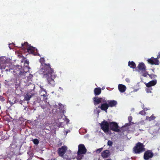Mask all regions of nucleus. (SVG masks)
I'll list each match as a JSON object with an SVG mask.
<instances>
[{"instance_id":"9d476101","label":"nucleus","mask_w":160,"mask_h":160,"mask_svg":"<svg viewBox=\"0 0 160 160\" xmlns=\"http://www.w3.org/2000/svg\"><path fill=\"white\" fill-rule=\"evenodd\" d=\"M137 68L139 71L145 72L146 70V67L142 62H140L138 64Z\"/></svg>"},{"instance_id":"79ce46f5","label":"nucleus","mask_w":160,"mask_h":160,"mask_svg":"<svg viewBox=\"0 0 160 160\" xmlns=\"http://www.w3.org/2000/svg\"><path fill=\"white\" fill-rule=\"evenodd\" d=\"M22 60H21V62H23V61Z\"/></svg>"},{"instance_id":"4c0bfd02","label":"nucleus","mask_w":160,"mask_h":160,"mask_svg":"<svg viewBox=\"0 0 160 160\" xmlns=\"http://www.w3.org/2000/svg\"><path fill=\"white\" fill-rule=\"evenodd\" d=\"M125 80L127 82H130V80L128 78H126Z\"/></svg>"},{"instance_id":"72a5a7b5","label":"nucleus","mask_w":160,"mask_h":160,"mask_svg":"<svg viewBox=\"0 0 160 160\" xmlns=\"http://www.w3.org/2000/svg\"><path fill=\"white\" fill-rule=\"evenodd\" d=\"M29 63V61H28L27 60H26L25 61V62H24V64H27L28 65Z\"/></svg>"},{"instance_id":"f704fd0d","label":"nucleus","mask_w":160,"mask_h":160,"mask_svg":"<svg viewBox=\"0 0 160 160\" xmlns=\"http://www.w3.org/2000/svg\"><path fill=\"white\" fill-rule=\"evenodd\" d=\"M40 88H41V90L42 91H45V90L43 88L42 86H40Z\"/></svg>"},{"instance_id":"0eeeda50","label":"nucleus","mask_w":160,"mask_h":160,"mask_svg":"<svg viewBox=\"0 0 160 160\" xmlns=\"http://www.w3.org/2000/svg\"><path fill=\"white\" fill-rule=\"evenodd\" d=\"M102 102L103 103L101 104L100 107H98V108H100L102 110L105 111L106 112H107V109L109 108L108 105L107 103V102L104 99Z\"/></svg>"},{"instance_id":"58836bf2","label":"nucleus","mask_w":160,"mask_h":160,"mask_svg":"<svg viewBox=\"0 0 160 160\" xmlns=\"http://www.w3.org/2000/svg\"><path fill=\"white\" fill-rule=\"evenodd\" d=\"M157 58L158 59V58H160V52L158 53V56L157 57Z\"/></svg>"},{"instance_id":"a878e982","label":"nucleus","mask_w":160,"mask_h":160,"mask_svg":"<svg viewBox=\"0 0 160 160\" xmlns=\"http://www.w3.org/2000/svg\"><path fill=\"white\" fill-rule=\"evenodd\" d=\"M26 72L20 71L19 72L18 75L19 76L21 77L22 76H23L24 75Z\"/></svg>"},{"instance_id":"ddd939ff","label":"nucleus","mask_w":160,"mask_h":160,"mask_svg":"<svg viewBox=\"0 0 160 160\" xmlns=\"http://www.w3.org/2000/svg\"><path fill=\"white\" fill-rule=\"evenodd\" d=\"M157 82L156 80H154L150 81L148 83L146 84V85L148 88H150L152 86L155 85Z\"/></svg>"},{"instance_id":"f3484780","label":"nucleus","mask_w":160,"mask_h":160,"mask_svg":"<svg viewBox=\"0 0 160 160\" xmlns=\"http://www.w3.org/2000/svg\"><path fill=\"white\" fill-rule=\"evenodd\" d=\"M101 92V89L100 88H95L94 89V93L95 96H98Z\"/></svg>"},{"instance_id":"a18cd8bd","label":"nucleus","mask_w":160,"mask_h":160,"mask_svg":"<svg viewBox=\"0 0 160 160\" xmlns=\"http://www.w3.org/2000/svg\"><path fill=\"white\" fill-rule=\"evenodd\" d=\"M54 160H55V159H54Z\"/></svg>"},{"instance_id":"dca6fc26","label":"nucleus","mask_w":160,"mask_h":160,"mask_svg":"<svg viewBox=\"0 0 160 160\" xmlns=\"http://www.w3.org/2000/svg\"><path fill=\"white\" fill-rule=\"evenodd\" d=\"M87 150L84 145L81 144V155L85 154L87 152Z\"/></svg>"},{"instance_id":"5701e85b","label":"nucleus","mask_w":160,"mask_h":160,"mask_svg":"<svg viewBox=\"0 0 160 160\" xmlns=\"http://www.w3.org/2000/svg\"><path fill=\"white\" fill-rule=\"evenodd\" d=\"M32 141L33 143L35 145L38 144L39 142L37 138L33 139Z\"/></svg>"},{"instance_id":"20e7f679","label":"nucleus","mask_w":160,"mask_h":160,"mask_svg":"<svg viewBox=\"0 0 160 160\" xmlns=\"http://www.w3.org/2000/svg\"><path fill=\"white\" fill-rule=\"evenodd\" d=\"M109 128L110 129L115 132H119L120 129L117 123L115 122H112L109 123Z\"/></svg>"},{"instance_id":"bb28decb","label":"nucleus","mask_w":160,"mask_h":160,"mask_svg":"<svg viewBox=\"0 0 160 160\" xmlns=\"http://www.w3.org/2000/svg\"><path fill=\"white\" fill-rule=\"evenodd\" d=\"M103 148H102L97 149L96 150V152L98 153H100L102 150Z\"/></svg>"},{"instance_id":"c03bdc74","label":"nucleus","mask_w":160,"mask_h":160,"mask_svg":"<svg viewBox=\"0 0 160 160\" xmlns=\"http://www.w3.org/2000/svg\"><path fill=\"white\" fill-rule=\"evenodd\" d=\"M79 132L80 133V130H79Z\"/></svg>"},{"instance_id":"f8f14e48","label":"nucleus","mask_w":160,"mask_h":160,"mask_svg":"<svg viewBox=\"0 0 160 160\" xmlns=\"http://www.w3.org/2000/svg\"><path fill=\"white\" fill-rule=\"evenodd\" d=\"M109 107H112L116 106L117 104V101L114 100H108L107 102Z\"/></svg>"},{"instance_id":"37998d69","label":"nucleus","mask_w":160,"mask_h":160,"mask_svg":"<svg viewBox=\"0 0 160 160\" xmlns=\"http://www.w3.org/2000/svg\"><path fill=\"white\" fill-rule=\"evenodd\" d=\"M111 160V159H106V160Z\"/></svg>"},{"instance_id":"2f4dec72","label":"nucleus","mask_w":160,"mask_h":160,"mask_svg":"<svg viewBox=\"0 0 160 160\" xmlns=\"http://www.w3.org/2000/svg\"><path fill=\"white\" fill-rule=\"evenodd\" d=\"M38 103H40L41 100V98L39 97H38L37 98V101Z\"/></svg>"},{"instance_id":"cd10ccee","label":"nucleus","mask_w":160,"mask_h":160,"mask_svg":"<svg viewBox=\"0 0 160 160\" xmlns=\"http://www.w3.org/2000/svg\"><path fill=\"white\" fill-rule=\"evenodd\" d=\"M112 142L110 140H109L108 142V145L109 146H112Z\"/></svg>"},{"instance_id":"e433bc0d","label":"nucleus","mask_w":160,"mask_h":160,"mask_svg":"<svg viewBox=\"0 0 160 160\" xmlns=\"http://www.w3.org/2000/svg\"><path fill=\"white\" fill-rule=\"evenodd\" d=\"M147 92H151V90L149 89L148 88L146 89Z\"/></svg>"},{"instance_id":"a211bd4d","label":"nucleus","mask_w":160,"mask_h":160,"mask_svg":"<svg viewBox=\"0 0 160 160\" xmlns=\"http://www.w3.org/2000/svg\"><path fill=\"white\" fill-rule=\"evenodd\" d=\"M33 94H32L31 93L29 94L28 93H27L24 96V99L26 101H28L30 100Z\"/></svg>"},{"instance_id":"473e14b6","label":"nucleus","mask_w":160,"mask_h":160,"mask_svg":"<svg viewBox=\"0 0 160 160\" xmlns=\"http://www.w3.org/2000/svg\"><path fill=\"white\" fill-rule=\"evenodd\" d=\"M65 121L66 122L67 124H68L69 122V120L68 118H66Z\"/></svg>"},{"instance_id":"f03ea898","label":"nucleus","mask_w":160,"mask_h":160,"mask_svg":"<svg viewBox=\"0 0 160 160\" xmlns=\"http://www.w3.org/2000/svg\"><path fill=\"white\" fill-rule=\"evenodd\" d=\"M144 150V146L143 144L140 142H138L136 143L133 148V152L136 154L140 153Z\"/></svg>"},{"instance_id":"4be33fe9","label":"nucleus","mask_w":160,"mask_h":160,"mask_svg":"<svg viewBox=\"0 0 160 160\" xmlns=\"http://www.w3.org/2000/svg\"><path fill=\"white\" fill-rule=\"evenodd\" d=\"M78 155V156L80 155V144L78 145V150L77 152ZM77 160H80V158L79 156L77 157Z\"/></svg>"},{"instance_id":"39448f33","label":"nucleus","mask_w":160,"mask_h":160,"mask_svg":"<svg viewBox=\"0 0 160 160\" xmlns=\"http://www.w3.org/2000/svg\"><path fill=\"white\" fill-rule=\"evenodd\" d=\"M153 153L152 151L148 150L146 151L144 154L143 158L145 160H148L152 158L153 156Z\"/></svg>"},{"instance_id":"393cba45","label":"nucleus","mask_w":160,"mask_h":160,"mask_svg":"<svg viewBox=\"0 0 160 160\" xmlns=\"http://www.w3.org/2000/svg\"><path fill=\"white\" fill-rule=\"evenodd\" d=\"M148 76L152 79H153L154 78H155L157 77V76L156 75H154L152 74H149Z\"/></svg>"},{"instance_id":"6ab92c4d","label":"nucleus","mask_w":160,"mask_h":160,"mask_svg":"<svg viewBox=\"0 0 160 160\" xmlns=\"http://www.w3.org/2000/svg\"><path fill=\"white\" fill-rule=\"evenodd\" d=\"M128 65L131 68H135L136 67V65L135 63L133 61H129L128 62Z\"/></svg>"},{"instance_id":"c9c22d12","label":"nucleus","mask_w":160,"mask_h":160,"mask_svg":"<svg viewBox=\"0 0 160 160\" xmlns=\"http://www.w3.org/2000/svg\"><path fill=\"white\" fill-rule=\"evenodd\" d=\"M15 72H16L18 71H19V69L17 67H15Z\"/></svg>"},{"instance_id":"423d86ee","label":"nucleus","mask_w":160,"mask_h":160,"mask_svg":"<svg viewBox=\"0 0 160 160\" xmlns=\"http://www.w3.org/2000/svg\"><path fill=\"white\" fill-rule=\"evenodd\" d=\"M67 150V148L66 146H63L59 148L58 150V153L59 156L63 157Z\"/></svg>"},{"instance_id":"7ed1b4c3","label":"nucleus","mask_w":160,"mask_h":160,"mask_svg":"<svg viewBox=\"0 0 160 160\" xmlns=\"http://www.w3.org/2000/svg\"><path fill=\"white\" fill-rule=\"evenodd\" d=\"M101 129L105 133L108 132L109 131V124L108 122L104 120L101 123H100Z\"/></svg>"},{"instance_id":"412c9836","label":"nucleus","mask_w":160,"mask_h":160,"mask_svg":"<svg viewBox=\"0 0 160 160\" xmlns=\"http://www.w3.org/2000/svg\"><path fill=\"white\" fill-rule=\"evenodd\" d=\"M155 118V117L153 115H152L150 117H146V119L149 121L154 119Z\"/></svg>"},{"instance_id":"a19ab883","label":"nucleus","mask_w":160,"mask_h":160,"mask_svg":"<svg viewBox=\"0 0 160 160\" xmlns=\"http://www.w3.org/2000/svg\"><path fill=\"white\" fill-rule=\"evenodd\" d=\"M42 96L44 97H46V95H45V94H44L42 95Z\"/></svg>"},{"instance_id":"c85d7f7f","label":"nucleus","mask_w":160,"mask_h":160,"mask_svg":"<svg viewBox=\"0 0 160 160\" xmlns=\"http://www.w3.org/2000/svg\"><path fill=\"white\" fill-rule=\"evenodd\" d=\"M146 112L144 110H142L139 113L142 115H145L146 114Z\"/></svg>"},{"instance_id":"1a4fd4ad","label":"nucleus","mask_w":160,"mask_h":160,"mask_svg":"<svg viewBox=\"0 0 160 160\" xmlns=\"http://www.w3.org/2000/svg\"><path fill=\"white\" fill-rule=\"evenodd\" d=\"M93 100L94 105H96L102 102L103 99L102 98H99L98 97H95L93 98Z\"/></svg>"},{"instance_id":"7c9ffc66","label":"nucleus","mask_w":160,"mask_h":160,"mask_svg":"<svg viewBox=\"0 0 160 160\" xmlns=\"http://www.w3.org/2000/svg\"><path fill=\"white\" fill-rule=\"evenodd\" d=\"M0 100L2 102H3L5 100L4 97L1 95H0Z\"/></svg>"},{"instance_id":"c756f323","label":"nucleus","mask_w":160,"mask_h":160,"mask_svg":"<svg viewBox=\"0 0 160 160\" xmlns=\"http://www.w3.org/2000/svg\"><path fill=\"white\" fill-rule=\"evenodd\" d=\"M132 118L131 116H129L128 117V120L130 124H131V121L132 120Z\"/></svg>"},{"instance_id":"2eb2a0df","label":"nucleus","mask_w":160,"mask_h":160,"mask_svg":"<svg viewBox=\"0 0 160 160\" xmlns=\"http://www.w3.org/2000/svg\"><path fill=\"white\" fill-rule=\"evenodd\" d=\"M118 88L120 92H123L125 91L126 88L125 85L122 84H120L118 85Z\"/></svg>"},{"instance_id":"4468645a","label":"nucleus","mask_w":160,"mask_h":160,"mask_svg":"<svg viewBox=\"0 0 160 160\" xmlns=\"http://www.w3.org/2000/svg\"><path fill=\"white\" fill-rule=\"evenodd\" d=\"M27 51L29 53L32 54H34V52L35 51V49H37L31 46H29L27 48Z\"/></svg>"},{"instance_id":"6e6552de","label":"nucleus","mask_w":160,"mask_h":160,"mask_svg":"<svg viewBox=\"0 0 160 160\" xmlns=\"http://www.w3.org/2000/svg\"><path fill=\"white\" fill-rule=\"evenodd\" d=\"M148 62L151 65H158L159 61L157 58H154L152 57L150 58L148 60Z\"/></svg>"},{"instance_id":"f257e3e1","label":"nucleus","mask_w":160,"mask_h":160,"mask_svg":"<svg viewBox=\"0 0 160 160\" xmlns=\"http://www.w3.org/2000/svg\"><path fill=\"white\" fill-rule=\"evenodd\" d=\"M40 62L42 66L40 69V72L43 75V78L46 79L47 83L50 85L54 86L55 85L54 79L56 78L57 75L55 74L53 69L51 68L49 63H45L44 58H41Z\"/></svg>"},{"instance_id":"ea45409f","label":"nucleus","mask_w":160,"mask_h":160,"mask_svg":"<svg viewBox=\"0 0 160 160\" xmlns=\"http://www.w3.org/2000/svg\"><path fill=\"white\" fill-rule=\"evenodd\" d=\"M62 105V104L61 103H60L59 104V105L60 106H61Z\"/></svg>"},{"instance_id":"b1692460","label":"nucleus","mask_w":160,"mask_h":160,"mask_svg":"<svg viewBox=\"0 0 160 160\" xmlns=\"http://www.w3.org/2000/svg\"><path fill=\"white\" fill-rule=\"evenodd\" d=\"M141 72L142 74V76L144 77H146L147 75H149V74L148 73V72L146 71V70L145 72Z\"/></svg>"},{"instance_id":"9b49d317","label":"nucleus","mask_w":160,"mask_h":160,"mask_svg":"<svg viewBox=\"0 0 160 160\" xmlns=\"http://www.w3.org/2000/svg\"><path fill=\"white\" fill-rule=\"evenodd\" d=\"M110 152L108 150L103 151L101 153V156L104 158H108Z\"/></svg>"},{"instance_id":"aec40b11","label":"nucleus","mask_w":160,"mask_h":160,"mask_svg":"<svg viewBox=\"0 0 160 160\" xmlns=\"http://www.w3.org/2000/svg\"><path fill=\"white\" fill-rule=\"evenodd\" d=\"M30 46L28 44V43L27 42H25L24 43L21 44V47H23L24 48H28V46Z\"/></svg>"}]
</instances>
